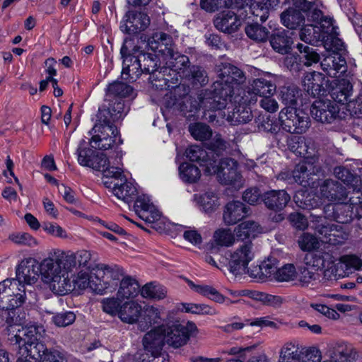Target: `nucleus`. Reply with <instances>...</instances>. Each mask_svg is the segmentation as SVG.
I'll use <instances>...</instances> for the list:
<instances>
[{"label": "nucleus", "instance_id": "b1692460", "mask_svg": "<svg viewBox=\"0 0 362 362\" xmlns=\"http://www.w3.org/2000/svg\"><path fill=\"white\" fill-rule=\"evenodd\" d=\"M334 257L326 250L320 249L309 252L305 255L303 264L314 271H317L321 267L332 263Z\"/></svg>", "mask_w": 362, "mask_h": 362}, {"label": "nucleus", "instance_id": "c756f323", "mask_svg": "<svg viewBox=\"0 0 362 362\" xmlns=\"http://www.w3.org/2000/svg\"><path fill=\"white\" fill-rule=\"evenodd\" d=\"M124 115V104L119 99L116 100L107 109L100 110L98 115V119L100 122L115 124L116 122L123 118Z\"/></svg>", "mask_w": 362, "mask_h": 362}, {"label": "nucleus", "instance_id": "dca6fc26", "mask_svg": "<svg viewBox=\"0 0 362 362\" xmlns=\"http://www.w3.org/2000/svg\"><path fill=\"white\" fill-rule=\"evenodd\" d=\"M321 197L330 202H344L348 197L346 188L337 181L327 179L322 182L319 180Z\"/></svg>", "mask_w": 362, "mask_h": 362}, {"label": "nucleus", "instance_id": "09e8293b", "mask_svg": "<svg viewBox=\"0 0 362 362\" xmlns=\"http://www.w3.org/2000/svg\"><path fill=\"white\" fill-rule=\"evenodd\" d=\"M235 243V236L230 229L219 228L215 230L212 245L220 247H230Z\"/></svg>", "mask_w": 362, "mask_h": 362}, {"label": "nucleus", "instance_id": "2eb2a0df", "mask_svg": "<svg viewBox=\"0 0 362 362\" xmlns=\"http://www.w3.org/2000/svg\"><path fill=\"white\" fill-rule=\"evenodd\" d=\"M340 107L330 100H317L310 109L312 117L321 123H332L338 117Z\"/></svg>", "mask_w": 362, "mask_h": 362}, {"label": "nucleus", "instance_id": "a19ab883", "mask_svg": "<svg viewBox=\"0 0 362 362\" xmlns=\"http://www.w3.org/2000/svg\"><path fill=\"white\" fill-rule=\"evenodd\" d=\"M282 24L289 29H296L305 22L304 16L296 9L289 8L281 14Z\"/></svg>", "mask_w": 362, "mask_h": 362}, {"label": "nucleus", "instance_id": "6e6552de", "mask_svg": "<svg viewBox=\"0 0 362 362\" xmlns=\"http://www.w3.org/2000/svg\"><path fill=\"white\" fill-rule=\"evenodd\" d=\"M92 132L93 135L90 143L93 148L106 151L115 148L122 143L117 127L115 124L100 122L98 119Z\"/></svg>", "mask_w": 362, "mask_h": 362}, {"label": "nucleus", "instance_id": "4468645a", "mask_svg": "<svg viewBox=\"0 0 362 362\" xmlns=\"http://www.w3.org/2000/svg\"><path fill=\"white\" fill-rule=\"evenodd\" d=\"M40 275V262L33 257L23 259L16 266V278L13 279L18 283V287L24 288V285H32L37 282Z\"/></svg>", "mask_w": 362, "mask_h": 362}, {"label": "nucleus", "instance_id": "79ce46f5", "mask_svg": "<svg viewBox=\"0 0 362 362\" xmlns=\"http://www.w3.org/2000/svg\"><path fill=\"white\" fill-rule=\"evenodd\" d=\"M186 156L193 162L200 163V165L206 169V165L209 164V160H215L212 159L209 151H206L202 147L197 145L190 146L185 151Z\"/></svg>", "mask_w": 362, "mask_h": 362}, {"label": "nucleus", "instance_id": "5701e85b", "mask_svg": "<svg viewBox=\"0 0 362 362\" xmlns=\"http://www.w3.org/2000/svg\"><path fill=\"white\" fill-rule=\"evenodd\" d=\"M321 67L329 76L336 78L339 73L346 72V62L339 53H330L321 62Z\"/></svg>", "mask_w": 362, "mask_h": 362}, {"label": "nucleus", "instance_id": "603ef678", "mask_svg": "<svg viewBox=\"0 0 362 362\" xmlns=\"http://www.w3.org/2000/svg\"><path fill=\"white\" fill-rule=\"evenodd\" d=\"M179 171L181 179L185 182H196L201 176L199 168L187 163L181 164L179 167Z\"/></svg>", "mask_w": 362, "mask_h": 362}, {"label": "nucleus", "instance_id": "c03bdc74", "mask_svg": "<svg viewBox=\"0 0 362 362\" xmlns=\"http://www.w3.org/2000/svg\"><path fill=\"white\" fill-rule=\"evenodd\" d=\"M189 286L195 292L209 298V299L218 303H223L225 297L216 288L209 285H197L192 281H187Z\"/></svg>", "mask_w": 362, "mask_h": 362}, {"label": "nucleus", "instance_id": "a878e982", "mask_svg": "<svg viewBox=\"0 0 362 362\" xmlns=\"http://www.w3.org/2000/svg\"><path fill=\"white\" fill-rule=\"evenodd\" d=\"M262 197L265 206L275 211L283 210L291 200L290 195L284 189L267 192Z\"/></svg>", "mask_w": 362, "mask_h": 362}, {"label": "nucleus", "instance_id": "7ed1b4c3", "mask_svg": "<svg viewBox=\"0 0 362 362\" xmlns=\"http://www.w3.org/2000/svg\"><path fill=\"white\" fill-rule=\"evenodd\" d=\"M67 264L64 250L55 249L48 257L40 262V276L42 281L58 295H65L71 289L68 282V274L71 273Z\"/></svg>", "mask_w": 362, "mask_h": 362}, {"label": "nucleus", "instance_id": "4d7b16f0", "mask_svg": "<svg viewBox=\"0 0 362 362\" xmlns=\"http://www.w3.org/2000/svg\"><path fill=\"white\" fill-rule=\"evenodd\" d=\"M297 271L293 264H286L278 268L274 279L279 282H289L296 280Z\"/></svg>", "mask_w": 362, "mask_h": 362}, {"label": "nucleus", "instance_id": "72a5a7b5", "mask_svg": "<svg viewBox=\"0 0 362 362\" xmlns=\"http://www.w3.org/2000/svg\"><path fill=\"white\" fill-rule=\"evenodd\" d=\"M272 48L280 54H284L289 52L293 43L288 32L285 30L274 32L269 39Z\"/></svg>", "mask_w": 362, "mask_h": 362}, {"label": "nucleus", "instance_id": "aec40b11", "mask_svg": "<svg viewBox=\"0 0 362 362\" xmlns=\"http://www.w3.org/2000/svg\"><path fill=\"white\" fill-rule=\"evenodd\" d=\"M217 30L225 33H233L241 25V20L232 11H225L218 13L214 20Z\"/></svg>", "mask_w": 362, "mask_h": 362}, {"label": "nucleus", "instance_id": "20e7f679", "mask_svg": "<svg viewBox=\"0 0 362 362\" xmlns=\"http://www.w3.org/2000/svg\"><path fill=\"white\" fill-rule=\"evenodd\" d=\"M296 146L291 148L296 153L305 158L304 161L296 165L292 172L294 181L304 187L316 189L319 185L317 174L321 171L320 165L318 163V157L315 155V149L310 147L313 142L305 141L303 138H295Z\"/></svg>", "mask_w": 362, "mask_h": 362}, {"label": "nucleus", "instance_id": "13d9d810", "mask_svg": "<svg viewBox=\"0 0 362 362\" xmlns=\"http://www.w3.org/2000/svg\"><path fill=\"white\" fill-rule=\"evenodd\" d=\"M297 49L300 52V59H304L303 63L305 66H311L313 63H317L320 60V55L315 51V49L308 45H304L298 43Z\"/></svg>", "mask_w": 362, "mask_h": 362}, {"label": "nucleus", "instance_id": "9b49d317", "mask_svg": "<svg viewBox=\"0 0 362 362\" xmlns=\"http://www.w3.org/2000/svg\"><path fill=\"white\" fill-rule=\"evenodd\" d=\"M115 156L107 158L103 153L95 154L93 165L90 168L103 173L106 178L122 179V152L121 150L115 149Z\"/></svg>", "mask_w": 362, "mask_h": 362}, {"label": "nucleus", "instance_id": "f03ea898", "mask_svg": "<svg viewBox=\"0 0 362 362\" xmlns=\"http://www.w3.org/2000/svg\"><path fill=\"white\" fill-rule=\"evenodd\" d=\"M324 356L322 362H354L357 352L351 344L338 341L327 345ZM321 359L319 349L310 348L302 351L298 344L287 342L281 349L279 362H321Z\"/></svg>", "mask_w": 362, "mask_h": 362}, {"label": "nucleus", "instance_id": "e2e57ef3", "mask_svg": "<svg viewBox=\"0 0 362 362\" xmlns=\"http://www.w3.org/2000/svg\"><path fill=\"white\" fill-rule=\"evenodd\" d=\"M189 132L196 140L205 141L212 136V130L209 126L202 123L191 125Z\"/></svg>", "mask_w": 362, "mask_h": 362}, {"label": "nucleus", "instance_id": "49530a36", "mask_svg": "<svg viewBox=\"0 0 362 362\" xmlns=\"http://www.w3.org/2000/svg\"><path fill=\"white\" fill-rule=\"evenodd\" d=\"M294 202L300 208L311 209L318 206L319 202L308 190H298L293 197Z\"/></svg>", "mask_w": 362, "mask_h": 362}, {"label": "nucleus", "instance_id": "2f4dec72", "mask_svg": "<svg viewBox=\"0 0 362 362\" xmlns=\"http://www.w3.org/2000/svg\"><path fill=\"white\" fill-rule=\"evenodd\" d=\"M353 86L351 82L346 79H341L335 83L332 87L330 95L332 101L336 104L341 105L349 103V98L352 94Z\"/></svg>", "mask_w": 362, "mask_h": 362}, {"label": "nucleus", "instance_id": "39448f33", "mask_svg": "<svg viewBox=\"0 0 362 362\" xmlns=\"http://www.w3.org/2000/svg\"><path fill=\"white\" fill-rule=\"evenodd\" d=\"M20 310L5 313L7 315L6 329L9 340L18 345L39 342L45 329L42 326L21 327L25 313L19 314Z\"/></svg>", "mask_w": 362, "mask_h": 362}, {"label": "nucleus", "instance_id": "6e6d98bb", "mask_svg": "<svg viewBox=\"0 0 362 362\" xmlns=\"http://www.w3.org/2000/svg\"><path fill=\"white\" fill-rule=\"evenodd\" d=\"M298 244L301 250L308 252L318 250L320 245L318 239L308 233H303L298 238Z\"/></svg>", "mask_w": 362, "mask_h": 362}, {"label": "nucleus", "instance_id": "bf43d9fd", "mask_svg": "<svg viewBox=\"0 0 362 362\" xmlns=\"http://www.w3.org/2000/svg\"><path fill=\"white\" fill-rule=\"evenodd\" d=\"M122 299L119 298L112 297L105 298L101 300V305L103 312L105 313L115 317L119 315L120 308L122 307Z\"/></svg>", "mask_w": 362, "mask_h": 362}, {"label": "nucleus", "instance_id": "ddd939ff", "mask_svg": "<svg viewBox=\"0 0 362 362\" xmlns=\"http://www.w3.org/2000/svg\"><path fill=\"white\" fill-rule=\"evenodd\" d=\"M255 256V250L251 241L241 243L230 253L228 262L230 272L235 275L245 273L247 267Z\"/></svg>", "mask_w": 362, "mask_h": 362}, {"label": "nucleus", "instance_id": "cd10ccee", "mask_svg": "<svg viewBox=\"0 0 362 362\" xmlns=\"http://www.w3.org/2000/svg\"><path fill=\"white\" fill-rule=\"evenodd\" d=\"M142 313L143 308L141 304L135 300H129L122 303L118 317L124 323L139 324Z\"/></svg>", "mask_w": 362, "mask_h": 362}, {"label": "nucleus", "instance_id": "338daca9", "mask_svg": "<svg viewBox=\"0 0 362 362\" xmlns=\"http://www.w3.org/2000/svg\"><path fill=\"white\" fill-rule=\"evenodd\" d=\"M77 152L78 162L81 165L90 168L93 165L96 153L93 149L79 147Z\"/></svg>", "mask_w": 362, "mask_h": 362}, {"label": "nucleus", "instance_id": "f257e3e1", "mask_svg": "<svg viewBox=\"0 0 362 362\" xmlns=\"http://www.w3.org/2000/svg\"><path fill=\"white\" fill-rule=\"evenodd\" d=\"M215 71L217 78L213 91L201 100L200 105L206 110L212 111L233 108V111H228L226 118L233 125L250 121L252 115L247 105L250 100L241 95V93H245L241 87L246 80L244 73L229 63L217 64Z\"/></svg>", "mask_w": 362, "mask_h": 362}, {"label": "nucleus", "instance_id": "f3484780", "mask_svg": "<svg viewBox=\"0 0 362 362\" xmlns=\"http://www.w3.org/2000/svg\"><path fill=\"white\" fill-rule=\"evenodd\" d=\"M150 49L158 54H160L163 59L168 55L172 54L175 49V45L172 37L163 32L153 33L148 39L147 42Z\"/></svg>", "mask_w": 362, "mask_h": 362}, {"label": "nucleus", "instance_id": "3c124183", "mask_svg": "<svg viewBox=\"0 0 362 362\" xmlns=\"http://www.w3.org/2000/svg\"><path fill=\"white\" fill-rule=\"evenodd\" d=\"M247 36L256 42H265L269 35V30L264 26L258 23H251L245 28Z\"/></svg>", "mask_w": 362, "mask_h": 362}, {"label": "nucleus", "instance_id": "37998d69", "mask_svg": "<svg viewBox=\"0 0 362 362\" xmlns=\"http://www.w3.org/2000/svg\"><path fill=\"white\" fill-rule=\"evenodd\" d=\"M234 232L238 239L244 240L261 233V228L257 222L246 221L236 226Z\"/></svg>", "mask_w": 362, "mask_h": 362}, {"label": "nucleus", "instance_id": "69168bd1", "mask_svg": "<svg viewBox=\"0 0 362 362\" xmlns=\"http://www.w3.org/2000/svg\"><path fill=\"white\" fill-rule=\"evenodd\" d=\"M9 240L18 245L34 247L37 245V240L28 233L18 232L11 234Z\"/></svg>", "mask_w": 362, "mask_h": 362}, {"label": "nucleus", "instance_id": "5fc2aeb1", "mask_svg": "<svg viewBox=\"0 0 362 362\" xmlns=\"http://www.w3.org/2000/svg\"><path fill=\"white\" fill-rule=\"evenodd\" d=\"M150 76V81L153 86H155L157 89H163L165 88L167 83L172 79L170 78L171 74H169L168 68L163 66L160 70L156 69V71L151 72Z\"/></svg>", "mask_w": 362, "mask_h": 362}, {"label": "nucleus", "instance_id": "393cba45", "mask_svg": "<svg viewBox=\"0 0 362 362\" xmlns=\"http://www.w3.org/2000/svg\"><path fill=\"white\" fill-rule=\"evenodd\" d=\"M165 326H159L147 332L143 338V345L147 351L156 354L164 344Z\"/></svg>", "mask_w": 362, "mask_h": 362}, {"label": "nucleus", "instance_id": "ea45409f", "mask_svg": "<svg viewBox=\"0 0 362 362\" xmlns=\"http://www.w3.org/2000/svg\"><path fill=\"white\" fill-rule=\"evenodd\" d=\"M276 89V84L271 80L265 78L255 79L251 84L252 93L260 97L271 96Z\"/></svg>", "mask_w": 362, "mask_h": 362}, {"label": "nucleus", "instance_id": "774afa93", "mask_svg": "<svg viewBox=\"0 0 362 362\" xmlns=\"http://www.w3.org/2000/svg\"><path fill=\"white\" fill-rule=\"evenodd\" d=\"M262 275L264 276V279L268 278H273L276 276V272L278 269V260L274 257H269L264 260L262 264Z\"/></svg>", "mask_w": 362, "mask_h": 362}, {"label": "nucleus", "instance_id": "1a4fd4ad", "mask_svg": "<svg viewBox=\"0 0 362 362\" xmlns=\"http://www.w3.org/2000/svg\"><path fill=\"white\" fill-rule=\"evenodd\" d=\"M122 275V270L117 265L98 264L94 272L95 283H93L94 293L103 294L114 289Z\"/></svg>", "mask_w": 362, "mask_h": 362}, {"label": "nucleus", "instance_id": "473e14b6", "mask_svg": "<svg viewBox=\"0 0 362 362\" xmlns=\"http://www.w3.org/2000/svg\"><path fill=\"white\" fill-rule=\"evenodd\" d=\"M95 280L94 273L90 275L85 271H80L76 275H74L72 281L68 276L67 283L70 284L71 289L67 291V293L74 290L83 291L86 288H89L94 292L93 283H95Z\"/></svg>", "mask_w": 362, "mask_h": 362}, {"label": "nucleus", "instance_id": "7c9ffc66", "mask_svg": "<svg viewBox=\"0 0 362 362\" xmlns=\"http://www.w3.org/2000/svg\"><path fill=\"white\" fill-rule=\"evenodd\" d=\"M184 327L181 324H173L168 327H165V341L174 348H179L185 345L187 339V335L184 332Z\"/></svg>", "mask_w": 362, "mask_h": 362}, {"label": "nucleus", "instance_id": "f8f14e48", "mask_svg": "<svg viewBox=\"0 0 362 362\" xmlns=\"http://www.w3.org/2000/svg\"><path fill=\"white\" fill-rule=\"evenodd\" d=\"M132 45V40L127 39L120 49L121 55L124 59L122 78L128 82L136 81L143 73L140 54L135 57L131 54L130 48Z\"/></svg>", "mask_w": 362, "mask_h": 362}, {"label": "nucleus", "instance_id": "864d4df0", "mask_svg": "<svg viewBox=\"0 0 362 362\" xmlns=\"http://www.w3.org/2000/svg\"><path fill=\"white\" fill-rule=\"evenodd\" d=\"M141 295L144 298L162 300L166 297L167 290L163 286L148 283L141 288Z\"/></svg>", "mask_w": 362, "mask_h": 362}, {"label": "nucleus", "instance_id": "9d476101", "mask_svg": "<svg viewBox=\"0 0 362 362\" xmlns=\"http://www.w3.org/2000/svg\"><path fill=\"white\" fill-rule=\"evenodd\" d=\"M281 126L291 134H303L309 127L310 119L302 110L286 107L279 113Z\"/></svg>", "mask_w": 362, "mask_h": 362}, {"label": "nucleus", "instance_id": "6ab92c4d", "mask_svg": "<svg viewBox=\"0 0 362 362\" xmlns=\"http://www.w3.org/2000/svg\"><path fill=\"white\" fill-rule=\"evenodd\" d=\"M124 25H121L122 31L129 34L138 33L145 30L150 24L148 16L142 12L129 11L126 14Z\"/></svg>", "mask_w": 362, "mask_h": 362}, {"label": "nucleus", "instance_id": "a18cd8bd", "mask_svg": "<svg viewBox=\"0 0 362 362\" xmlns=\"http://www.w3.org/2000/svg\"><path fill=\"white\" fill-rule=\"evenodd\" d=\"M144 317L139 322V329L144 332L153 324L158 322L160 319L159 310L153 305H146L143 308Z\"/></svg>", "mask_w": 362, "mask_h": 362}, {"label": "nucleus", "instance_id": "0e129e2a", "mask_svg": "<svg viewBox=\"0 0 362 362\" xmlns=\"http://www.w3.org/2000/svg\"><path fill=\"white\" fill-rule=\"evenodd\" d=\"M297 271L296 280L302 286L308 285L315 279V271L307 267L304 264L299 266Z\"/></svg>", "mask_w": 362, "mask_h": 362}, {"label": "nucleus", "instance_id": "052dcab7", "mask_svg": "<svg viewBox=\"0 0 362 362\" xmlns=\"http://www.w3.org/2000/svg\"><path fill=\"white\" fill-rule=\"evenodd\" d=\"M341 269H345L349 273L351 269H362V259L355 255H343L339 259Z\"/></svg>", "mask_w": 362, "mask_h": 362}, {"label": "nucleus", "instance_id": "f704fd0d", "mask_svg": "<svg viewBox=\"0 0 362 362\" xmlns=\"http://www.w3.org/2000/svg\"><path fill=\"white\" fill-rule=\"evenodd\" d=\"M334 172L337 178L346 185L349 189H352L356 194L361 192L362 180L360 177L354 175L349 169L344 167H337Z\"/></svg>", "mask_w": 362, "mask_h": 362}, {"label": "nucleus", "instance_id": "c85d7f7f", "mask_svg": "<svg viewBox=\"0 0 362 362\" xmlns=\"http://www.w3.org/2000/svg\"><path fill=\"white\" fill-rule=\"evenodd\" d=\"M247 208L239 201H233L228 203L224 209L223 218L228 226L237 223L247 216Z\"/></svg>", "mask_w": 362, "mask_h": 362}, {"label": "nucleus", "instance_id": "680f3d73", "mask_svg": "<svg viewBox=\"0 0 362 362\" xmlns=\"http://www.w3.org/2000/svg\"><path fill=\"white\" fill-rule=\"evenodd\" d=\"M227 148V142L221 138L220 134H216L211 141L207 144V148L212 159H216L215 155L218 157Z\"/></svg>", "mask_w": 362, "mask_h": 362}, {"label": "nucleus", "instance_id": "de8ad7c7", "mask_svg": "<svg viewBox=\"0 0 362 362\" xmlns=\"http://www.w3.org/2000/svg\"><path fill=\"white\" fill-rule=\"evenodd\" d=\"M200 5L206 11L214 12L222 8H235L242 4L237 0H201Z\"/></svg>", "mask_w": 362, "mask_h": 362}, {"label": "nucleus", "instance_id": "58836bf2", "mask_svg": "<svg viewBox=\"0 0 362 362\" xmlns=\"http://www.w3.org/2000/svg\"><path fill=\"white\" fill-rule=\"evenodd\" d=\"M182 78H185L191 84L197 87L204 86L209 81L206 71L202 67L197 65L189 67L188 70L185 72Z\"/></svg>", "mask_w": 362, "mask_h": 362}, {"label": "nucleus", "instance_id": "a211bd4d", "mask_svg": "<svg viewBox=\"0 0 362 362\" xmlns=\"http://www.w3.org/2000/svg\"><path fill=\"white\" fill-rule=\"evenodd\" d=\"M163 60L165 61V67L168 68L169 74L172 71L174 74L172 80L175 79L176 81H178L179 77L182 78L185 72L190 67L188 57L180 54L175 49L172 54L168 55Z\"/></svg>", "mask_w": 362, "mask_h": 362}, {"label": "nucleus", "instance_id": "e433bc0d", "mask_svg": "<svg viewBox=\"0 0 362 362\" xmlns=\"http://www.w3.org/2000/svg\"><path fill=\"white\" fill-rule=\"evenodd\" d=\"M242 4L236 6L235 8H243L248 7L249 11L256 17H259L262 22L267 20L269 16V8L267 2H257L254 0H237Z\"/></svg>", "mask_w": 362, "mask_h": 362}, {"label": "nucleus", "instance_id": "423d86ee", "mask_svg": "<svg viewBox=\"0 0 362 362\" xmlns=\"http://www.w3.org/2000/svg\"><path fill=\"white\" fill-rule=\"evenodd\" d=\"M25 289L18 287V283L11 279L0 282V317L7 322L6 312L18 310L25 302Z\"/></svg>", "mask_w": 362, "mask_h": 362}, {"label": "nucleus", "instance_id": "c9c22d12", "mask_svg": "<svg viewBox=\"0 0 362 362\" xmlns=\"http://www.w3.org/2000/svg\"><path fill=\"white\" fill-rule=\"evenodd\" d=\"M139 293L141 289L138 281L128 276L122 278L117 296L122 300L130 299L137 296Z\"/></svg>", "mask_w": 362, "mask_h": 362}, {"label": "nucleus", "instance_id": "0eeeda50", "mask_svg": "<svg viewBox=\"0 0 362 362\" xmlns=\"http://www.w3.org/2000/svg\"><path fill=\"white\" fill-rule=\"evenodd\" d=\"M206 175L216 174L218 181L223 185L239 188L243 185L240 173L238 171V163L233 158L222 159L218 164L217 160H209L204 169Z\"/></svg>", "mask_w": 362, "mask_h": 362}, {"label": "nucleus", "instance_id": "bb28decb", "mask_svg": "<svg viewBox=\"0 0 362 362\" xmlns=\"http://www.w3.org/2000/svg\"><path fill=\"white\" fill-rule=\"evenodd\" d=\"M120 179H115L117 182L114 183L112 188L113 194L120 200L125 203H131L137 196V189L134 185L131 182H128L125 177L122 175Z\"/></svg>", "mask_w": 362, "mask_h": 362}, {"label": "nucleus", "instance_id": "4be33fe9", "mask_svg": "<svg viewBox=\"0 0 362 362\" xmlns=\"http://www.w3.org/2000/svg\"><path fill=\"white\" fill-rule=\"evenodd\" d=\"M325 77L319 72L313 71L307 73L302 81L303 89L308 95L313 98L324 95L326 89L324 87Z\"/></svg>", "mask_w": 362, "mask_h": 362}, {"label": "nucleus", "instance_id": "4c0bfd02", "mask_svg": "<svg viewBox=\"0 0 362 362\" xmlns=\"http://www.w3.org/2000/svg\"><path fill=\"white\" fill-rule=\"evenodd\" d=\"M66 259H67V264L70 269L71 272L76 267L77 265L86 267L91 259V254L87 250H81L77 252H74L71 250H64Z\"/></svg>", "mask_w": 362, "mask_h": 362}, {"label": "nucleus", "instance_id": "8fccbe9b", "mask_svg": "<svg viewBox=\"0 0 362 362\" xmlns=\"http://www.w3.org/2000/svg\"><path fill=\"white\" fill-rule=\"evenodd\" d=\"M300 93V90L295 85L284 86L280 90L281 100L286 107H295Z\"/></svg>", "mask_w": 362, "mask_h": 362}, {"label": "nucleus", "instance_id": "412c9836", "mask_svg": "<svg viewBox=\"0 0 362 362\" xmlns=\"http://www.w3.org/2000/svg\"><path fill=\"white\" fill-rule=\"evenodd\" d=\"M47 348L40 341L19 345L17 362H42Z\"/></svg>", "mask_w": 362, "mask_h": 362}]
</instances>
